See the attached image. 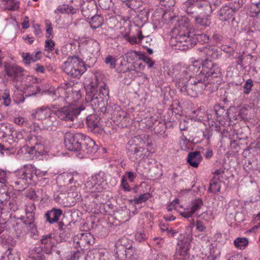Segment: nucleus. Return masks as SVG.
<instances>
[{"instance_id": "nucleus-1", "label": "nucleus", "mask_w": 260, "mask_h": 260, "mask_svg": "<svg viewBox=\"0 0 260 260\" xmlns=\"http://www.w3.org/2000/svg\"><path fill=\"white\" fill-rule=\"evenodd\" d=\"M57 99H54L55 103L60 105L53 112L54 115L60 120L73 122L80 113L85 109V104H81V94L79 90H73V87L68 83L62 84L54 92Z\"/></svg>"}, {"instance_id": "nucleus-2", "label": "nucleus", "mask_w": 260, "mask_h": 260, "mask_svg": "<svg viewBox=\"0 0 260 260\" xmlns=\"http://www.w3.org/2000/svg\"><path fill=\"white\" fill-rule=\"evenodd\" d=\"M152 144V140L148 136L134 137L126 144L127 156L134 161L143 159L154 152V150L150 148Z\"/></svg>"}, {"instance_id": "nucleus-3", "label": "nucleus", "mask_w": 260, "mask_h": 260, "mask_svg": "<svg viewBox=\"0 0 260 260\" xmlns=\"http://www.w3.org/2000/svg\"><path fill=\"white\" fill-rule=\"evenodd\" d=\"M108 98L109 89L105 82L91 83L90 88L86 92V100L90 102L93 110L105 111Z\"/></svg>"}, {"instance_id": "nucleus-4", "label": "nucleus", "mask_w": 260, "mask_h": 260, "mask_svg": "<svg viewBox=\"0 0 260 260\" xmlns=\"http://www.w3.org/2000/svg\"><path fill=\"white\" fill-rule=\"evenodd\" d=\"M62 67L64 72L74 78H79L86 71L82 60L74 56L69 57L63 62Z\"/></svg>"}, {"instance_id": "nucleus-5", "label": "nucleus", "mask_w": 260, "mask_h": 260, "mask_svg": "<svg viewBox=\"0 0 260 260\" xmlns=\"http://www.w3.org/2000/svg\"><path fill=\"white\" fill-rule=\"evenodd\" d=\"M196 8L203 18L196 17V28L202 29L209 25L210 22L207 18L212 12V8L207 0H196Z\"/></svg>"}, {"instance_id": "nucleus-6", "label": "nucleus", "mask_w": 260, "mask_h": 260, "mask_svg": "<svg viewBox=\"0 0 260 260\" xmlns=\"http://www.w3.org/2000/svg\"><path fill=\"white\" fill-rule=\"evenodd\" d=\"M108 184L106 180V175L104 173L100 172L95 174L88 179L85 184L88 191L100 192L107 188Z\"/></svg>"}, {"instance_id": "nucleus-7", "label": "nucleus", "mask_w": 260, "mask_h": 260, "mask_svg": "<svg viewBox=\"0 0 260 260\" xmlns=\"http://www.w3.org/2000/svg\"><path fill=\"white\" fill-rule=\"evenodd\" d=\"M36 168L31 165H25L23 168L15 172V175L18 177V180L15 181L16 185H20L19 189H24L25 185L28 181L33 180L34 175H36Z\"/></svg>"}, {"instance_id": "nucleus-8", "label": "nucleus", "mask_w": 260, "mask_h": 260, "mask_svg": "<svg viewBox=\"0 0 260 260\" xmlns=\"http://www.w3.org/2000/svg\"><path fill=\"white\" fill-rule=\"evenodd\" d=\"M80 145L78 149L75 151L80 158L86 157L88 154H93L98 150V146L95 145V142L85 135H84Z\"/></svg>"}, {"instance_id": "nucleus-9", "label": "nucleus", "mask_w": 260, "mask_h": 260, "mask_svg": "<svg viewBox=\"0 0 260 260\" xmlns=\"http://www.w3.org/2000/svg\"><path fill=\"white\" fill-rule=\"evenodd\" d=\"M44 139L40 136H32L27 141L26 151L29 154L38 153L44 155L45 153Z\"/></svg>"}, {"instance_id": "nucleus-10", "label": "nucleus", "mask_w": 260, "mask_h": 260, "mask_svg": "<svg viewBox=\"0 0 260 260\" xmlns=\"http://www.w3.org/2000/svg\"><path fill=\"white\" fill-rule=\"evenodd\" d=\"M84 135L80 133L67 132L64 136V143L67 149L76 151L79 148Z\"/></svg>"}, {"instance_id": "nucleus-11", "label": "nucleus", "mask_w": 260, "mask_h": 260, "mask_svg": "<svg viewBox=\"0 0 260 260\" xmlns=\"http://www.w3.org/2000/svg\"><path fill=\"white\" fill-rule=\"evenodd\" d=\"M179 33L178 34H172V41L176 43L175 44L179 47L188 46L189 44H192L195 37L194 30L192 31H187V33Z\"/></svg>"}, {"instance_id": "nucleus-12", "label": "nucleus", "mask_w": 260, "mask_h": 260, "mask_svg": "<svg viewBox=\"0 0 260 260\" xmlns=\"http://www.w3.org/2000/svg\"><path fill=\"white\" fill-rule=\"evenodd\" d=\"M60 105V103H55L47 106H42L35 110L31 114V116L35 119L44 120L53 111L52 109H56Z\"/></svg>"}, {"instance_id": "nucleus-13", "label": "nucleus", "mask_w": 260, "mask_h": 260, "mask_svg": "<svg viewBox=\"0 0 260 260\" xmlns=\"http://www.w3.org/2000/svg\"><path fill=\"white\" fill-rule=\"evenodd\" d=\"M190 243L182 240L179 241L176 249V252L174 254L175 260H183L186 255L190 254Z\"/></svg>"}, {"instance_id": "nucleus-14", "label": "nucleus", "mask_w": 260, "mask_h": 260, "mask_svg": "<svg viewBox=\"0 0 260 260\" xmlns=\"http://www.w3.org/2000/svg\"><path fill=\"white\" fill-rule=\"evenodd\" d=\"M86 123L88 128L94 133L101 134L103 128L99 123V118L95 114L89 115L86 119Z\"/></svg>"}, {"instance_id": "nucleus-15", "label": "nucleus", "mask_w": 260, "mask_h": 260, "mask_svg": "<svg viewBox=\"0 0 260 260\" xmlns=\"http://www.w3.org/2000/svg\"><path fill=\"white\" fill-rule=\"evenodd\" d=\"M116 254L118 257L121 259L125 257L127 260H139L136 250L131 246L127 248L123 247L122 250L117 249Z\"/></svg>"}, {"instance_id": "nucleus-16", "label": "nucleus", "mask_w": 260, "mask_h": 260, "mask_svg": "<svg viewBox=\"0 0 260 260\" xmlns=\"http://www.w3.org/2000/svg\"><path fill=\"white\" fill-rule=\"evenodd\" d=\"M96 11V5L94 0H87V2L84 3L82 7V13L85 17L89 18L94 15Z\"/></svg>"}, {"instance_id": "nucleus-17", "label": "nucleus", "mask_w": 260, "mask_h": 260, "mask_svg": "<svg viewBox=\"0 0 260 260\" xmlns=\"http://www.w3.org/2000/svg\"><path fill=\"white\" fill-rule=\"evenodd\" d=\"M6 74L9 76L13 77L15 80H18V78L22 76L23 74V69L16 65L8 64L5 67Z\"/></svg>"}, {"instance_id": "nucleus-18", "label": "nucleus", "mask_w": 260, "mask_h": 260, "mask_svg": "<svg viewBox=\"0 0 260 260\" xmlns=\"http://www.w3.org/2000/svg\"><path fill=\"white\" fill-rule=\"evenodd\" d=\"M198 50L201 57L198 60H196V62H200L203 67L208 68V61L210 60V58L212 55V51L206 47L202 49L198 48Z\"/></svg>"}, {"instance_id": "nucleus-19", "label": "nucleus", "mask_w": 260, "mask_h": 260, "mask_svg": "<svg viewBox=\"0 0 260 260\" xmlns=\"http://www.w3.org/2000/svg\"><path fill=\"white\" fill-rule=\"evenodd\" d=\"M41 247H40L42 251L44 249V252L49 254L51 252L52 247L54 245L52 235L50 234L44 235L40 240Z\"/></svg>"}, {"instance_id": "nucleus-20", "label": "nucleus", "mask_w": 260, "mask_h": 260, "mask_svg": "<svg viewBox=\"0 0 260 260\" xmlns=\"http://www.w3.org/2000/svg\"><path fill=\"white\" fill-rule=\"evenodd\" d=\"M144 166L141 163L139 164L137 167L136 171L140 175H144L146 173L149 171L152 176L156 178L161 175L160 170L157 166H152L149 170H147V168H144Z\"/></svg>"}, {"instance_id": "nucleus-21", "label": "nucleus", "mask_w": 260, "mask_h": 260, "mask_svg": "<svg viewBox=\"0 0 260 260\" xmlns=\"http://www.w3.org/2000/svg\"><path fill=\"white\" fill-rule=\"evenodd\" d=\"M62 213V211L61 209L53 208L46 213V220L50 223L57 222Z\"/></svg>"}, {"instance_id": "nucleus-22", "label": "nucleus", "mask_w": 260, "mask_h": 260, "mask_svg": "<svg viewBox=\"0 0 260 260\" xmlns=\"http://www.w3.org/2000/svg\"><path fill=\"white\" fill-rule=\"evenodd\" d=\"M54 111H52L47 118L44 120V128L47 130L53 129L57 124L58 121L56 117V115H54Z\"/></svg>"}, {"instance_id": "nucleus-23", "label": "nucleus", "mask_w": 260, "mask_h": 260, "mask_svg": "<svg viewBox=\"0 0 260 260\" xmlns=\"http://www.w3.org/2000/svg\"><path fill=\"white\" fill-rule=\"evenodd\" d=\"M207 207L201 199H196V216H203L205 218L207 216Z\"/></svg>"}, {"instance_id": "nucleus-24", "label": "nucleus", "mask_w": 260, "mask_h": 260, "mask_svg": "<svg viewBox=\"0 0 260 260\" xmlns=\"http://www.w3.org/2000/svg\"><path fill=\"white\" fill-rule=\"evenodd\" d=\"M35 211L36 206L34 203L29 202L26 204L25 213L27 219L25 221H28V223H31L34 221Z\"/></svg>"}, {"instance_id": "nucleus-25", "label": "nucleus", "mask_w": 260, "mask_h": 260, "mask_svg": "<svg viewBox=\"0 0 260 260\" xmlns=\"http://www.w3.org/2000/svg\"><path fill=\"white\" fill-rule=\"evenodd\" d=\"M28 260H45V256L40 247H35L29 250Z\"/></svg>"}, {"instance_id": "nucleus-26", "label": "nucleus", "mask_w": 260, "mask_h": 260, "mask_svg": "<svg viewBox=\"0 0 260 260\" xmlns=\"http://www.w3.org/2000/svg\"><path fill=\"white\" fill-rule=\"evenodd\" d=\"M187 31H192L188 30V26L183 20L177 21L174 28L172 31V34H178L179 33H187Z\"/></svg>"}, {"instance_id": "nucleus-27", "label": "nucleus", "mask_w": 260, "mask_h": 260, "mask_svg": "<svg viewBox=\"0 0 260 260\" xmlns=\"http://www.w3.org/2000/svg\"><path fill=\"white\" fill-rule=\"evenodd\" d=\"M222 181L217 176L213 177L210 181L209 190L210 192L215 193L220 191Z\"/></svg>"}, {"instance_id": "nucleus-28", "label": "nucleus", "mask_w": 260, "mask_h": 260, "mask_svg": "<svg viewBox=\"0 0 260 260\" xmlns=\"http://www.w3.org/2000/svg\"><path fill=\"white\" fill-rule=\"evenodd\" d=\"M14 132V130L11 125L0 124V135L2 137L12 136Z\"/></svg>"}, {"instance_id": "nucleus-29", "label": "nucleus", "mask_w": 260, "mask_h": 260, "mask_svg": "<svg viewBox=\"0 0 260 260\" xmlns=\"http://www.w3.org/2000/svg\"><path fill=\"white\" fill-rule=\"evenodd\" d=\"M91 17L89 23L91 28L96 29L102 26L104 22V19L101 16L95 14Z\"/></svg>"}, {"instance_id": "nucleus-30", "label": "nucleus", "mask_w": 260, "mask_h": 260, "mask_svg": "<svg viewBox=\"0 0 260 260\" xmlns=\"http://www.w3.org/2000/svg\"><path fill=\"white\" fill-rule=\"evenodd\" d=\"M142 53L143 52L141 51L131 50L124 54V56L127 62H131L136 60L137 58L140 59L142 57Z\"/></svg>"}, {"instance_id": "nucleus-31", "label": "nucleus", "mask_w": 260, "mask_h": 260, "mask_svg": "<svg viewBox=\"0 0 260 260\" xmlns=\"http://www.w3.org/2000/svg\"><path fill=\"white\" fill-rule=\"evenodd\" d=\"M88 236H90L88 233H82L75 237L74 238L75 247L76 248L81 247V244L83 245L86 241V238Z\"/></svg>"}, {"instance_id": "nucleus-32", "label": "nucleus", "mask_w": 260, "mask_h": 260, "mask_svg": "<svg viewBox=\"0 0 260 260\" xmlns=\"http://www.w3.org/2000/svg\"><path fill=\"white\" fill-rule=\"evenodd\" d=\"M247 238L238 237L234 240V245L235 247L239 249L242 250L246 248L248 244Z\"/></svg>"}, {"instance_id": "nucleus-33", "label": "nucleus", "mask_w": 260, "mask_h": 260, "mask_svg": "<svg viewBox=\"0 0 260 260\" xmlns=\"http://www.w3.org/2000/svg\"><path fill=\"white\" fill-rule=\"evenodd\" d=\"M194 226L193 222L190 223V224L186 227L185 231L184 237L183 240L185 241L190 243L193 240L192 238V230Z\"/></svg>"}, {"instance_id": "nucleus-34", "label": "nucleus", "mask_w": 260, "mask_h": 260, "mask_svg": "<svg viewBox=\"0 0 260 260\" xmlns=\"http://www.w3.org/2000/svg\"><path fill=\"white\" fill-rule=\"evenodd\" d=\"M57 10L60 13L75 14L76 10L72 6L68 5H62L58 6Z\"/></svg>"}, {"instance_id": "nucleus-35", "label": "nucleus", "mask_w": 260, "mask_h": 260, "mask_svg": "<svg viewBox=\"0 0 260 260\" xmlns=\"http://www.w3.org/2000/svg\"><path fill=\"white\" fill-rule=\"evenodd\" d=\"M195 0H187L184 3L186 13L191 16L194 14L195 10Z\"/></svg>"}, {"instance_id": "nucleus-36", "label": "nucleus", "mask_w": 260, "mask_h": 260, "mask_svg": "<svg viewBox=\"0 0 260 260\" xmlns=\"http://www.w3.org/2000/svg\"><path fill=\"white\" fill-rule=\"evenodd\" d=\"M234 13V11L233 8L224 7L220 10V15L223 16V19L226 20L231 18Z\"/></svg>"}, {"instance_id": "nucleus-37", "label": "nucleus", "mask_w": 260, "mask_h": 260, "mask_svg": "<svg viewBox=\"0 0 260 260\" xmlns=\"http://www.w3.org/2000/svg\"><path fill=\"white\" fill-rule=\"evenodd\" d=\"M151 197V195L149 193H145L141 194L138 197L135 198V199L131 201V202H133L134 204H138L142 203L145 202Z\"/></svg>"}, {"instance_id": "nucleus-38", "label": "nucleus", "mask_w": 260, "mask_h": 260, "mask_svg": "<svg viewBox=\"0 0 260 260\" xmlns=\"http://www.w3.org/2000/svg\"><path fill=\"white\" fill-rule=\"evenodd\" d=\"M138 40L140 44L143 47H147L151 41V39L148 36H143L141 30L138 31Z\"/></svg>"}, {"instance_id": "nucleus-39", "label": "nucleus", "mask_w": 260, "mask_h": 260, "mask_svg": "<svg viewBox=\"0 0 260 260\" xmlns=\"http://www.w3.org/2000/svg\"><path fill=\"white\" fill-rule=\"evenodd\" d=\"M99 4L102 9L109 10L113 6L112 0H99Z\"/></svg>"}, {"instance_id": "nucleus-40", "label": "nucleus", "mask_w": 260, "mask_h": 260, "mask_svg": "<svg viewBox=\"0 0 260 260\" xmlns=\"http://www.w3.org/2000/svg\"><path fill=\"white\" fill-rule=\"evenodd\" d=\"M195 212V204L192 203L190 209H186L184 211L181 212L180 214L186 218L191 217L192 215Z\"/></svg>"}, {"instance_id": "nucleus-41", "label": "nucleus", "mask_w": 260, "mask_h": 260, "mask_svg": "<svg viewBox=\"0 0 260 260\" xmlns=\"http://www.w3.org/2000/svg\"><path fill=\"white\" fill-rule=\"evenodd\" d=\"M251 16L254 17L260 13V4L253 3L251 4L250 10Z\"/></svg>"}, {"instance_id": "nucleus-42", "label": "nucleus", "mask_w": 260, "mask_h": 260, "mask_svg": "<svg viewBox=\"0 0 260 260\" xmlns=\"http://www.w3.org/2000/svg\"><path fill=\"white\" fill-rule=\"evenodd\" d=\"M196 230H198L199 231L202 232L200 235L198 236V239H200L202 240L203 238L204 237V232L206 230V227L204 224L200 221H196Z\"/></svg>"}, {"instance_id": "nucleus-43", "label": "nucleus", "mask_w": 260, "mask_h": 260, "mask_svg": "<svg viewBox=\"0 0 260 260\" xmlns=\"http://www.w3.org/2000/svg\"><path fill=\"white\" fill-rule=\"evenodd\" d=\"M204 151H205V149L202 147H198L196 149V168H198L200 162L203 160L201 154L204 153Z\"/></svg>"}, {"instance_id": "nucleus-44", "label": "nucleus", "mask_w": 260, "mask_h": 260, "mask_svg": "<svg viewBox=\"0 0 260 260\" xmlns=\"http://www.w3.org/2000/svg\"><path fill=\"white\" fill-rule=\"evenodd\" d=\"M2 99L4 100V104L6 106H8L11 104V99L10 96V91L8 89H5L3 94Z\"/></svg>"}, {"instance_id": "nucleus-45", "label": "nucleus", "mask_w": 260, "mask_h": 260, "mask_svg": "<svg viewBox=\"0 0 260 260\" xmlns=\"http://www.w3.org/2000/svg\"><path fill=\"white\" fill-rule=\"evenodd\" d=\"M209 40V37L204 34L196 33V42L201 44L207 43Z\"/></svg>"}, {"instance_id": "nucleus-46", "label": "nucleus", "mask_w": 260, "mask_h": 260, "mask_svg": "<svg viewBox=\"0 0 260 260\" xmlns=\"http://www.w3.org/2000/svg\"><path fill=\"white\" fill-rule=\"evenodd\" d=\"M192 143L188 140H182L180 142V147L182 150L184 151L188 150L190 149L192 150L193 147H192Z\"/></svg>"}, {"instance_id": "nucleus-47", "label": "nucleus", "mask_w": 260, "mask_h": 260, "mask_svg": "<svg viewBox=\"0 0 260 260\" xmlns=\"http://www.w3.org/2000/svg\"><path fill=\"white\" fill-rule=\"evenodd\" d=\"M9 200H10V197L8 191L0 192V204L6 206L7 201Z\"/></svg>"}, {"instance_id": "nucleus-48", "label": "nucleus", "mask_w": 260, "mask_h": 260, "mask_svg": "<svg viewBox=\"0 0 260 260\" xmlns=\"http://www.w3.org/2000/svg\"><path fill=\"white\" fill-rule=\"evenodd\" d=\"M45 24L46 26V37L48 39H50L53 37V28L51 23L49 20H46L45 21Z\"/></svg>"}, {"instance_id": "nucleus-49", "label": "nucleus", "mask_w": 260, "mask_h": 260, "mask_svg": "<svg viewBox=\"0 0 260 260\" xmlns=\"http://www.w3.org/2000/svg\"><path fill=\"white\" fill-rule=\"evenodd\" d=\"M14 122L17 125L26 126L28 124V120L23 117H18L14 119Z\"/></svg>"}, {"instance_id": "nucleus-50", "label": "nucleus", "mask_w": 260, "mask_h": 260, "mask_svg": "<svg viewBox=\"0 0 260 260\" xmlns=\"http://www.w3.org/2000/svg\"><path fill=\"white\" fill-rule=\"evenodd\" d=\"M116 59L112 56H108L105 60V62L109 64L111 68H115L116 66Z\"/></svg>"}, {"instance_id": "nucleus-51", "label": "nucleus", "mask_w": 260, "mask_h": 260, "mask_svg": "<svg viewBox=\"0 0 260 260\" xmlns=\"http://www.w3.org/2000/svg\"><path fill=\"white\" fill-rule=\"evenodd\" d=\"M137 19L143 23H145L148 20V14L144 11L138 15Z\"/></svg>"}, {"instance_id": "nucleus-52", "label": "nucleus", "mask_w": 260, "mask_h": 260, "mask_svg": "<svg viewBox=\"0 0 260 260\" xmlns=\"http://www.w3.org/2000/svg\"><path fill=\"white\" fill-rule=\"evenodd\" d=\"M252 86L253 84L252 80H247L244 85V93L248 94L250 92Z\"/></svg>"}, {"instance_id": "nucleus-53", "label": "nucleus", "mask_w": 260, "mask_h": 260, "mask_svg": "<svg viewBox=\"0 0 260 260\" xmlns=\"http://www.w3.org/2000/svg\"><path fill=\"white\" fill-rule=\"evenodd\" d=\"M25 224L28 225V228L29 229L30 232L31 236H35L37 235L38 231L36 225L34 224V222L31 223H28V221H25Z\"/></svg>"}, {"instance_id": "nucleus-54", "label": "nucleus", "mask_w": 260, "mask_h": 260, "mask_svg": "<svg viewBox=\"0 0 260 260\" xmlns=\"http://www.w3.org/2000/svg\"><path fill=\"white\" fill-rule=\"evenodd\" d=\"M9 202V209L12 211H15L17 210V202L15 198L10 199Z\"/></svg>"}, {"instance_id": "nucleus-55", "label": "nucleus", "mask_w": 260, "mask_h": 260, "mask_svg": "<svg viewBox=\"0 0 260 260\" xmlns=\"http://www.w3.org/2000/svg\"><path fill=\"white\" fill-rule=\"evenodd\" d=\"M140 59H142L149 68L152 67L154 64V61L150 57L146 56L143 53H142V57Z\"/></svg>"}, {"instance_id": "nucleus-56", "label": "nucleus", "mask_w": 260, "mask_h": 260, "mask_svg": "<svg viewBox=\"0 0 260 260\" xmlns=\"http://www.w3.org/2000/svg\"><path fill=\"white\" fill-rule=\"evenodd\" d=\"M54 46L55 43L52 40H51V39L46 40L45 47L47 51H52L54 49Z\"/></svg>"}, {"instance_id": "nucleus-57", "label": "nucleus", "mask_w": 260, "mask_h": 260, "mask_svg": "<svg viewBox=\"0 0 260 260\" xmlns=\"http://www.w3.org/2000/svg\"><path fill=\"white\" fill-rule=\"evenodd\" d=\"M179 206L178 200L176 199L171 202L167 207L168 211H171L173 209L177 210Z\"/></svg>"}, {"instance_id": "nucleus-58", "label": "nucleus", "mask_w": 260, "mask_h": 260, "mask_svg": "<svg viewBox=\"0 0 260 260\" xmlns=\"http://www.w3.org/2000/svg\"><path fill=\"white\" fill-rule=\"evenodd\" d=\"M195 158V152H189L187 158V162L193 167H195V161H193Z\"/></svg>"}, {"instance_id": "nucleus-59", "label": "nucleus", "mask_w": 260, "mask_h": 260, "mask_svg": "<svg viewBox=\"0 0 260 260\" xmlns=\"http://www.w3.org/2000/svg\"><path fill=\"white\" fill-rule=\"evenodd\" d=\"M162 6L170 8L175 5V0H159Z\"/></svg>"}, {"instance_id": "nucleus-60", "label": "nucleus", "mask_w": 260, "mask_h": 260, "mask_svg": "<svg viewBox=\"0 0 260 260\" xmlns=\"http://www.w3.org/2000/svg\"><path fill=\"white\" fill-rule=\"evenodd\" d=\"M126 40L132 45L140 43L138 40V34L137 37L135 36H125Z\"/></svg>"}, {"instance_id": "nucleus-61", "label": "nucleus", "mask_w": 260, "mask_h": 260, "mask_svg": "<svg viewBox=\"0 0 260 260\" xmlns=\"http://www.w3.org/2000/svg\"><path fill=\"white\" fill-rule=\"evenodd\" d=\"M121 185L124 191H129L131 190V187L125 180L124 176L122 177Z\"/></svg>"}, {"instance_id": "nucleus-62", "label": "nucleus", "mask_w": 260, "mask_h": 260, "mask_svg": "<svg viewBox=\"0 0 260 260\" xmlns=\"http://www.w3.org/2000/svg\"><path fill=\"white\" fill-rule=\"evenodd\" d=\"M22 57L25 63L27 64L31 63L32 55H30L28 53H23Z\"/></svg>"}, {"instance_id": "nucleus-63", "label": "nucleus", "mask_w": 260, "mask_h": 260, "mask_svg": "<svg viewBox=\"0 0 260 260\" xmlns=\"http://www.w3.org/2000/svg\"><path fill=\"white\" fill-rule=\"evenodd\" d=\"M7 260H20V258L16 253H12L10 251L7 255Z\"/></svg>"}, {"instance_id": "nucleus-64", "label": "nucleus", "mask_w": 260, "mask_h": 260, "mask_svg": "<svg viewBox=\"0 0 260 260\" xmlns=\"http://www.w3.org/2000/svg\"><path fill=\"white\" fill-rule=\"evenodd\" d=\"M244 257L241 254H237L229 257L228 260H243Z\"/></svg>"}]
</instances>
